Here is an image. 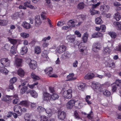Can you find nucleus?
Returning a JSON list of instances; mask_svg holds the SVG:
<instances>
[{
  "instance_id": "5701e85b",
  "label": "nucleus",
  "mask_w": 121,
  "mask_h": 121,
  "mask_svg": "<svg viewBox=\"0 0 121 121\" xmlns=\"http://www.w3.org/2000/svg\"><path fill=\"white\" fill-rule=\"evenodd\" d=\"M8 39L10 43L14 45L17 44L19 41L18 39H13L10 38H8Z\"/></svg>"
},
{
  "instance_id": "ddd939ff",
  "label": "nucleus",
  "mask_w": 121,
  "mask_h": 121,
  "mask_svg": "<svg viewBox=\"0 0 121 121\" xmlns=\"http://www.w3.org/2000/svg\"><path fill=\"white\" fill-rule=\"evenodd\" d=\"M35 25L36 26H39L41 24L42 21L40 20V16H37L35 17Z\"/></svg>"
},
{
  "instance_id": "c756f323",
  "label": "nucleus",
  "mask_w": 121,
  "mask_h": 121,
  "mask_svg": "<svg viewBox=\"0 0 121 121\" xmlns=\"http://www.w3.org/2000/svg\"><path fill=\"white\" fill-rule=\"evenodd\" d=\"M17 73L18 75L21 77H23L24 75V72L22 68H20L17 71Z\"/></svg>"
},
{
  "instance_id": "13d9d810",
  "label": "nucleus",
  "mask_w": 121,
  "mask_h": 121,
  "mask_svg": "<svg viewBox=\"0 0 121 121\" xmlns=\"http://www.w3.org/2000/svg\"><path fill=\"white\" fill-rule=\"evenodd\" d=\"M21 82L22 83L21 84L19 85V87H20L21 86H23L25 85L27 83V81L25 80H21Z\"/></svg>"
},
{
  "instance_id": "f257e3e1",
  "label": "nucleus",
  "mask_w": 121,
  "mask_h": 121,
  "mask_svg": "<svg viewBox=\"0 0 121 121\" xmlns=\"http://www.w3.org/2000/svg\"><path fill=\"white\" fill-rule=\"evenodd\" d=\"M102 60L105 61V64L109 67L113 68L115 67V65L113 61L112 60L109 56L103 58Z\"/></svg>"
},
{
  "instance_id": "4c0bfd02",
  "label": "nucleus",
  "mask_w": 121,
  "mask_h": 121,
  "mask_svg": "<svg viewBox=\"0 0 121 121\" xmlns=\"http://www.w3.org/2000/svg\"><path fill=\"white\" fill-rule=\"evenodd\" d=\"M95 22L97 24H102L103 22V21L99 17H98L96 19Z\"/></svg>"
},
{
  "instance_id": "20e7f679",
  "label": "nucleus",
  "mask_w": 121,
  "mask_h": 121,
  "mask_svg": "<svg viewBox=\"0 0 121 121\" xmlns=\"http://www.w3.org/2000/svg\"><path fill=\"white\" fill-rule=\"evenodd\" d=\"M77 103L78 104V105H79L80 103L78 101H76L73 99H72L69 101L67 104V108L70 109L72 108L74 106L75 103Z\"/></svg>"
},
{
  "instance_id": "b1692460",
  "label": "nucleus",
  "mask_w": 121,
  "mask_h": 121,
  "mask_svg": "<svg viewBox=\"0 0 121 121\" xmlns=\"http://www.w3.org/2000/svg\"><path fill=\"white\" fill-rule=\"evenodd\" d=\"M79 51L81 52V54L83 55H86L87 54V48L86 47H84L80 49Z\"/></svg>"
},
{
  "instance_id": "a19ab883",
  "label": "nucleus",
  "mask_w": 121,
  "mask_h": 121,
  "mask_svg": "<svg viewBox=\"0 0 121 121\" xmlns=\"http://www.w3.org/2000/svg\"><path fill=\"white\" fill-rule=\"evenodd\" d=\"M31 77L33 79V81H35L37 80H38L40 79V78L37 76L34 73H32L31 75Z\"/></svg>"
},
{
  "instance_id": "6e6552de",
  "label": "nucleus",
  "mask_w": 121,
  "mask_h": 121,
  "mask_svg": "<svg viewBox=\"0 0 121 121\" xmlns=\"http://www.w3.org/2000/svg\"><path fill=\"white\" fill-rule=\"evenodd\" d=\"M100 43L97 42L94 43L92 46V50L95 52H97L98 50H99L101 48Z\"/></svg>"
},
{
  "instance_id": "ea45409f",
  "label": "nucleus",
  "mask_w": 121,
  "mask_h": 121,
  "mask_svg": "<svg viewBox=\"0 0 121 121\" xmlns=\"http://www.w3.org/2000/svg\"><path fill=\"white\" fill-rule=\"evenodd\" d=\"M10 47L8 44H5L4 47H2V49L3 51H7L9 49Z\"/></svg>"
},
{
  "instance_id": "c85d7f7f",
  "label": "nucleus",
  "mask_w": 121,
  "mask_h": 121,
  "mask_svg": "<svg viewBox=\"0 0 121 121\" xmlns=\"http://www.w3.org/2000/svg\"><path fill=\"white\" fill-rule=\"evenodd\" d=\"M53 69L51 67H50L47 68L45 70V71L46 73L49 76L52 73Z\"/></svg>"
},
{
  "instance_id": "c9c22d12",
  "label": "nucleus",
  "mask_w": 121,
  "mask_h": 121,
  "mask_svg": "<svg viewBox=\"0 0 121 121\" xmlns=\"http://www.w3.org/2000/svg\"><path fill=\"white\" fill-rule=\"evenodd\" d=\"M41 52V48L40 47L37 46L35 48V52L37 54H39Z\"/></svg>"
},
{
  "instance_id": "39448f33",
  "label": "nucleus",
  "mask_w": 121,
  "mask_h": 121,
  "mask_svg": "<svg viewBox=\"0 0 121 121\" xmlns=\"http://www.w3.org/2000/svg\"><path fill=\"white\" fill-rule=\"evenodd\" d=\"M10 61L8 58H3L0 59L1 64L5 67H7L10 65Z\"/></svg>"
},
{
  "instance_id": "4d7b16f0",
  "label": "nucleus",
  "mask_w": 121,
  "mask_h": 121,
  "mask_svg": "<svg viewBox=\"0 0 121 121\" xmlns=\"http://www.w3.org/2000/svg\"><path fill=\"white\" fill-rule=\"evenodd\" d=\"M78 9H83L84 7V4L83 3L79 4L77 6Z\"/></svg>"
},
{
  "instance_id": "1a4fd4ad",
  "label": "nucleus",
  "mask_w": 121,
  "mask_h": 121,
  "mask_svg": "<svg viewBox=\"0 0 121 121\" xmlns=\"http://www.w3.org/2000/svg\"><path fill=\"white\" fill-rule=\"evenodd\" d=\"M66 47L64 45H62L58 46L56 49V51L59 53H62L65 51L66 50Z\"/></svg>"
},
{
  "instance_id": "bf43d9fd",
  "label": "nucleus",
  "mask_w": 121,
  "mask_h": 121,
  "mask_svg": "<svg viewBox=\"0 0 121 121\" xmlns=\"http://www.w3.org/2000/svg\"><path fill=\"white\" fill-rule=\"evenodd\" d=\"M17 79L15 77H13L10 80V82L11 83L13 84L15 82L17 81Z\"/></svg>"
},
{
  "instance_id": "2eb2a0df",
  "label": "nucleus",
  "mask_w": 121,
  "mask_h": 121,
  "mask_svg": "<svg viewBox=\"0 0 121 121\" xmlns=\"http://www.w3.org/2000/svg\"><path fill=\"white\" fill-rule=\"evenodd\" d=\"M50 39V37L49 36L47 37H45L43 39L42 41L43 42L42 45L43 47H46L48 46L49 44L47 42V40H49Z\"/></svg>"
},
{
  "instance_id": "338daca9",
  "label": "nucleus",
  "mask_w": 121,
  "mask_h": 121,
  "mask_svg": "<svg viewBox=\"0 0 121 121\" xmlns=\"http://www.w3.org/2000/svg\"><path fill=\"white\" fill-rule=\"evenodd\" d=\"M75 34L77 35L78 37H80L81 36V35L80 33L78 31L76 30L75 32Z\"/></svg>"
},
{
  "instance_id": "6e6d98bb",
  "label": "nucleus",
  "mask_w": 121,
  "mask_h": 121,
  "mask_svg": "<svg viewBox=\"0 0 121 121\" xmlns=\"http://www.w3.org/2000/svg\"><path fill=\"white\" fill-rule=\"evenodd\" d=\"M30 106V107L32 108H36V103H32L29 102V106Z\"/></svg>"
},
{
  "instance_id": "5fc2aeb1",
  "label": "nucleus",
  "mask_w": 121,
  "mask_h": 121,
  "mask_svg": "<svg viewBox=\"0 0 121 121\" xmlns=\"http://www.w3.org/2000/svg\"><path fill=\"white\" fill-rule=\"evenodd\" d=\"M87 2L88 4H92V6L96 2V0H87Z\"/></svg>"
},
{
  "instance_id": "4468645a",
  "label": "nucleus",
  "mask_w": 121,
  "mask_h": 121,
  "mask_svg": "<svg viewBox=\"0 0 121 121\" xmlns=\"http://www.w3.org/2000/svg\"><path fill=\"white\" fill-rule=\"evenodd\" d=\"M75 37L74 35H68L66 37V39L69 42H73L75 40Z\"/></svg>"
},
{
  "instance_id": "dca6fc26",
  "label": "nucleus",
  "mask_w": 121,
  "mask_h": 121,
  "mask_svg": "<svg viewBox=\"0 0 121 121\" xmlns=\"http://www.w3.org/2000/svg\"><path fill=\"white\" fill-rule=\"evenodd\" d=\"M50 94L47 92L44 93L43 95V100L48 101L50 100Z\"/></svg>"
},
{
  "instance_id": "a878e982",
  "label": "nucleus",
  "mask_w": 121,
  "mask_h": 121,
  "mask_svg": "<svg viewBox=\"0 0 121 121\" xmlns=\"http://www.w3.org/2000/svg\"><path fill=\"white\" fill-rule=\"evenodd\" d=\"M71 54L68 52H66L62 55V57L66 59H68L71 56Z\"/></svg>"
},
{
  "instance_id": "9b49d317",
  "label": "nucleus",
  "mask_w": 121,
  "mask_h": 121,
  "mask_svg": "<svg viewBox=\"0 0 121 121\" xmlns=\"http://www.w3.org/2000/svg\"><path fill=\"white\" fill-rule=\"evenodd\" d=\"M66 115L65 112L63 111L58 112V118L60 120H64L65 118Z\"/></svg>"
},
{
  "instance_id": "e2e57ef3",
  "label": "nucleus",
  "mask_w": 121,
  "mask_h": 121,
  "mask_svg": "<svg viewBox=\"0 0 121 121\" xmlns=\"http://www.w3.org/2000/svg\"><path fill=\"white\" fill-rule=\"evenodd\" d=\"M93 114V113L91 111L88 114L87 116V117L90 119H91L92 118V115Z\"/></svg>"
},
{
  "instance_id": "de8ad7c7",
  "label": "nucleus",
  "mask_w": 121,
  "mask_h": 121,
  "mask_svg": "<svg viewBox=\"0 0 121 121\" xmlns=\"http://www.w3.org/2000/svg\"><path fill=\"white\" fill-rule=\"evenodd\" d=\"M109 35L113 38H115L117 36V35L116 33L113 32H110L108 33Z\"/></svg>"
},
{
  "instance_id": "a211bd4d",
  "label": "nucleus",
  "mask_w": 121,
  "mask_h": 121,
  "mask_svg": "<svg viewBox=\"0 0 121 121\" xmlns=\"http://www.w3.org/2000/svg\"><path fill=\"white\" fill-rule=\"evenodd\" d=\"M74 74L73 73H71L68 75L67 77V79L66 80L67 81H70L75 80L76 79V78L73 77Z\"/></svg>"
},
{
  "instance_id": "79ce46f5",
  "label": "nucleus",
  "mask_w": 121,
  "mask_h": 121,
  "mask_svg": "<svg viewBox=\"0 0 121 121\" xmlns=\"http://www.w3.org/2000/svg\"><path fill=\"white\" fill-rule=\"evenodd\" d=\"M40 121H48V117L44 115H40Z\"/></svg>"
},
{
  "instance_id": "680f3d73",
  "label": "nucleus",
  "mask_w": 121,
  "mask_h": 121,
  "mask_svg": "<svg viewBox=\"0 0 121 121\" xmlns=\"http://www.w3.org/2000/svg\"><path fill=\"white\" fill-rule=\"evenodd\" d=\"M38 84V83L37 82H36V83H34L33 84L30 85L29 84H27L28 86L31 89H32L35 86L37 85Z\"/></svg>"
},
{
  "instance_id": "bb28decb",
  "label": "nucleus",
  "mask_w": 121,
  "mask_h": 121,
  "mask_svg": "<svg viewBox=\"0 0 121 121\" xmlns=\"http://www.w3.org/2000/svg\"><path fill=\"white\" fill-rule=\"evenodd\" d=\"M88 36V34L86 32L82 36V41L84 43H85L87 42Z\"/></svg>"
},
{
  "instance_id": "0e129e2a",
  "label": "nucleus",
  "mask_w": 121,
  "mask_h": 121,
  "mask_svg": "<svg viewBox=\"0 0 121 121\" xmlns=\"http://www.w3.org/2000/svg\"><path fill=\"white\" fill-rule=\"evenodd\" d=\"M95 77L101 79L104 78V75H100L97 74H95Z\"/></svg>"
},
{
  "instance_id": "cd10ccee",
  "label": "nucleus",
  "mask_w": 121,
  "mask_h": 121,
  "mask_svg": "<svg viewBox=\"0 0 121 121\" xmlns=\"http://www.w3.org/2000/svg\"><path fill=\"white\" fill-rule=\"evenodd\" d=\"M0 71L1 73L5 75H7L8 72V71L4 67L0 66Z\"/></svg>"
},
{
  "instance_id": "393cba45",
  "label": "nucleus",
  "mask_w": 121,
  "mask_h": 121,
  "mask_svg": "<svg viewBox=\"0 0 121 121\" xmlns=\"http://www.w3.org/2000/svg\"><path fill=\"white\" fill-rule=\"evenodd\" d=\"M28 49L27 47L25 46H24L22 47L20 52V54L22 55L25 54L27 52Z\"/></svg>"
},
{
  "instance_id": "49530a36",
  "label": "nucleus",
  "mask_w": 121,
  "mask_h": 121,
  "mask_svg": "<svg viewBox=\"0 0 121 121\" xmlns=\"http://www.w3.org/2000/svg\"><path fill=\"white\" fill-rule=\"evenodd\" d=\"M8 22L4 20H0V25L4 26L7 25Z\"/></svg>"
},
{
  "instance_id": "774afa93",
  "label": "nucleus",
  "mask_w": 121,
  "mask_h": 121,
  "mask_svg": "<svg viewBox=\"0 0 121 121\" xmlns=\"http://www.w3.org/2000/svg\"><path fill=\"white\" fill-rule=\"evenodd\" d=\"M75 117L76 119H80V118L78 115V113L76 111H75L74 113Z\"/></svg>"
},
{
  "instance_id": "052dcab7",
  "label": "nucleus",
  "mask_w": 121,
  "mask_h": 121,
  "mask_svg": "<svg viewBox=\"0 0 121 121\" xmlns=\"http://www.w3.org/2000/svg\"><path fill=\"white\" fill-rule=\"evenodd\" d=\"M106 28V26L104 25H102L100 26V29L102 30V32H105Z\"/></svg>"
},
{
  "instance_id": "864d4df0",
  "label": "nucleus",
  "mask_w": 121,
  "mask_h": 121,
  "mask_svg": "<svg viewBox=\"0 0 121 121\" xmlns=\"http://www.w3.org/2000/svg\"><path fill=\"white\" fill-rule=\"evenodd\" d=\"M110 50L108 48H105L104 49L103 52L105 54H109L110 53Z\"/></svg>"
},
{
  "instance_id": "0eeeda50",
  "label": "nucleus",
  "mask_w": 121,
  "mask_h": 121,
  "mask_svg": "<svg viewBox=\"0 0 121 121\" xmlns=\"http://www.w3.org/2000/svg\"><path fill=\"white\" fill-rule=\"evenodd\" d=\"M28 60L30 61L29 65L30 69L33 70L35 69L37 67L36 62L34 60H31L30 59Z\"/></svg>"
},
{
  "instance_id": "c03bdc74",
  "label": "nucleus",
  "mask_w": 121,
  "mask_h": 121,
  "mask_svg": "<svg viewBox=\"0 0 121 121\" xmlns=\"http://www.w3.org/2000/svg\"><path fill=\"white\" fill-rule=\"evenodd\" d=\"M21 36L24 38H26L29 36V34L25 33H22L20 34Z\"/></svg>"
},
{
  "instance_id": "7ed1b4c3",
  "label": "nucleus",
  "mask_w": 121,
  "mask_h": 121,
  "mask_svg": "<svg viewBox=\"0 0 121 121\" xmlns=\"http://www.w3.org/2000/svg\"><path fill=\"white\" fill-rule=\"evenodd\" d=\"M72 90L71 89H69L64 91L63 93V95L65 98L69 99L72 97Z\"/></svg>"
},
{
  "instance_id": "f8f14e48",
  "label": "nucleus",
  "mask_w": 121,
  "mask_h": 121,
  "mask_svg": "<svg viewBox=\"0 0 121 121\" xmlns=\"http://www.w3.org/2000/svg\"><path fill=\"white\" fill-rule=\"evenodd\" d=\"M104 85H101L99 83L93 82L92 83V87L94 89H99L100 88L102 87Z\"/></svg>"
},
{
  "instance_id": "72a5a7b5",
  "label": "nucleus",
  "mask_w": 121,
  "mask_h": 121,
  "mask_svg": "<svg viewBox=\"0 0 121 121\" xmlns=\"http://www.w3.org/2000/svg\"><path fill=\"white\" fill-rule=\"evenodd\" d=\"M22 24L23 27L26 29H29L31 27L30 24L26 22H23Z\"/></svg>"
},
{
  "instance_id": "e433bc0d",
  "label": "nucleus",
  "mask_w": 121,
  "mask_h": 121,
  "mask_svg": "<svg viewBox=\"0 0 121 121\" xmlns=\"http://www.w3.org/2000/svg\"><path fill=\"white\" fill-rule=\"evenodd\" d=\"M20 14L19 12H16L12 16V18L13 19H17L19 17Z\"/></svg>"
},
{
  "instance_id": "473e14b6",
  "label": "nucleus",
  "mask_w": 121,
  "mask_h": 121,
  "mask_svg": "<svg viewBox=\"0 0 121 121\" xmlns=\"http://www.w3.org/2000/svg\"><path fill=\"white\" fill-rule=\"evenodd\" d=\"M29 102L27 101H22L21 102L20 104L22 106L28 107L29 106Z\"/></svg>"
},
{
  "instance_id": "9d476101",
  "label": "nucleus",
  "mask_w": 121,
  "mask_h": 121,
  "mask_svg": "<svg viewBox=\"0 0 121 121\" xmlns=\"http://www.w3.org/2000/svg\"><path fill=\"white\" fill-rule=\"evenodd\" d=\"M13 109L14 111L16 112L18 116L21 115L22 113V110L21 107L18 105L15 106Z\"/></svg>"
},
{
  "instance_id": "6ab92c4d",
  "label": "nucleus",
  "mask_w": 121,
  "mask_h": 121,
  "mask_svg": "<svg viewBox=\"0 0 121 121\" xmlns=\"http://www.w3.org/2000/svg\"><path fill=\"white\" fill-rule=\"evenodd\" d=\"M50 100H54L58 99L59 98V95L56 93H54L52 95L50 94Z\"/></svg>"
},
{
  "instance_id": "58836bf2",
  "label": "nucleus",
  "mask_w": 121,
  "mask_h": 121,
  "mask_svg": "<svg viewBox=\"0 0 121 121\" xmlns=\"http://www.w3.org/2000/svg\"><path fill=\"white\" fill-rule=\"evenodd\" d=\"M85 86V84L83 83H79L78 86V87L79 90H82L83 89Z\"/></svg>"
},
{
  "instance_id": "f03ea898",
  "label": "nucleus",
  "mask_w": 121,
  "mask_h": 121,
  "mask_svg": "<svg viewBox=\"0 0 121 121\" xmlns=\"http://www.w3.org/2000/svg\"><path fill=\"white\" fill-rule=\"evenodd\" d=\"M112 91L113 92L115 91L117 89V86L118 88L121 87V81L119 79L116 80V82L114 83L112 85Z\"/></svg>"
},
{
  "instance_id": "423d86ee",
  "label": "nucleus",
  "mask_w": 121,
  "mask_h": 121,
  "mask_svg": "<svg viewBox=\"0 0 121 121\" xmlns=\"http://www.w3.org/2000/svg\"><path fill=\"white\" fill-rule=\"evenodd\" d=\"M100 4V3L99 2L96 4H93L92 6V8L90 9V12L92 15H94L95 14L99 13V11L95 10L94 9L98 6Z\"/></svg>"
},
{
  "instance_id": "aec40b11",
  "label": "nucleus",
  "mask_w": 121,
  "mask_h": 121,
  "mask_svg": "<svg viewBox=\"0 0 121 121\" xmlns=\"http://www.w3.org/2000/svg\"><path fill=\"white\" fill-rule=\"evenodd\" d=\"M13 97L12 96L6 95L3 97L1 98L2 101L8 102L9 100H12Z\"/></svg>"
},
{
  "instance_id": "7c9ffc66",
  "label": "nucleus",
  "mask_w": 121,
  "mask_h": 121,
  "mask_svg": "<svg viewBox=\"0 0 121 121\" xmlns=\"http://www.w3.org/2000/svg\"><path fill=\"white\" fill-rule=\"evenodd\" d=\"M22 59L19 58L16 59L15 61V64L17 65L18 66H20L22 65Z\"/></svg>"
},
{
  "instance_id": "a18cd8bd",
  "label": "nucleus",
  "mask_w": 121,
  "mask_h": 121,
  "mask_svg": "<svg viewBox=\"0 0 121 121\" xmlns=\"http://www.w3.org/2000/svg\"><path fill=\"white\" fill-rule=\"evenodd\" d=\"M37 110L39 112L45 111L46 110V109L41 106L38 107L37 108Z\"/></svg>"
},
{
  "instance_id": "2f4dec72",
  "label": "nucleus",
  "mask_w": 121,
  "mask_h": 121,
  "mask_svg": "<svg viewBox=\"0 0 121 121\" xmlns=\"http://www.w3.org/2000/svg\"><path fill=\"white\" fill-rule=\"evenodd\" d=\"M103 94L106 96L109 97L111 95V93L110 91L107 90H105L103 91Z\"/></svg>"
},
{
  "instance_id": "603ef678",
  "label": "nucleus",
  "mask_w": 121,
  "mask_h": 121,
  "mask_svg": "<svg viewBox=\"0 0 121 121\" xmlns=\"http://www.w3.org/2000/svg\"><path fill=\"white\" fill-rule=\"evenodd\" d=\"M30 116L28 114H26L24 116V118L26 121H30Z\"/></svg>"
},
{
  "instance_id": "37998d69",
  "label": "nucleus",
  "mask_w": 121,
  "mask_h": 121,
  "mask_svg": "<svg viewBox=\"0 0 121 121\" xmlns=\"http://www.w3.org/2000/svg\"><path fill=\"white\" fill-rule=\"evenodd\" d=\"M114 17L117 21H119L121 18L119 13L117 12L115 13V14Z\"/></svg>"
},
{
  "instance_id": "09e8293b",
  "label": "nucleus",
  "mask_w": 121,
  "mask_h": 121,
  "mask_svg": "<svg viewBox=\"0 0 121 121\" xmlns=\"http://www.w3.org/2000/svg\"><path fill=\"white\" fill-rule=\"evenodd\" d=\"M30 94L32 96L35 98H36L38 96L37 93L34 90L31 91Z\"/></svg>"
},
{
  "instance_id": "3c124183",
  "label": "nucleus",
  "mask_w": 121,
  "mask_h": 121,
  "mask_svg": "<svg viewBox=\"0 0 121 121\" xmlns=\"http://www.w3.org/2000/svg\"><path fill=\"white\" fill-rule=\"evenodd\" d=\"M75 23L72 20H70L68 22V25L69 26H71L72 27H74L75 25Z\"/></svg>"
},
{
  "instance_id": "69168bd1",
  "label": "nucleus",
  "mask_w": 121,
  "mask_h": 121,
  "mask_svg": "<svg viewBox=\"0 0 121 121\" xmlns=\"http://www.w3.org/2000/svg\"><path fill=\"white\" fill-rule=\"evenodd\" d=\"M78 64V61L76 60L75 61L73 64V66L74 67H76Z\"/></svg>"
},
{
  "instance_id": "f704fd0d",
  "label": "nucleus",
  "mask_w": 121,
  "mask_h": 121,
  "mask_svg": "<svg viewBox=\"0 0 121 121\" xmlns=\"http://www.w3.org/2000/svg\"><path fill=\"white\" fill-rule=\"evenodd\" d=\"M46 113L48 114V116H51L52 114V110L49 108H48L46 109L45 111Z\"/></svg>"
},
{
  "instance_id": "8fccbe9b",
  "label": "nucleus",
  "mask_w": 121,
  "mask_h": 121,
  "mask_svg": "<svg viewBox=\"0 0 121 121\" xmlns=\"http://www.w3.org/2000/svg\"><path fill=\"white\" fill-rule=\"evenodd\" d=\"M27 90V87L25 86L21 88L20 90V93L22 94L24 93Z\"/></svg>"
},
{
  "instance_id": "412c9836",
  "label": "nucleus",
  "mask_w": 121,
  "mask_h": 121,
  "mask_svg": "<svg viewBox=\"0 0 121 121\" xmlns=\"http://www.w3.org/2000/svg\"><path fill=\"white\" fill-rule=\"evenodd\" d=\"M18 45L16 46L13 45L11 47L10 52L11 53L15 54L17 53V48Z\"/></svg>"
},
{
  "instance_id": "f3484780",
  "label": "nucleus",
  "mask_w": 121,
  "mask_h": 121,
  "mask_svg": "<svg viewBox=\"0 0 121 121\" xmlns=\"http://www.w3.org/2000/svg\"><path fill=\"white\" fill-rule=\"evenodd\" d=\"M109 9V6L108 5L104 4L100 7V10L102 11L107 12Z\"/></svg>"
},
{
  "instance_id": "4be33fe9",
  "label": "nucleus",
  "mask_w": 121,
  "mask_h": 121,
  "mask_svg": "<svg viewBox=\"0 0 121 121\" xmlns=\"http://www.w3.org/2000/svg\"><path fill=\"white\" fill-rule=\"evenodd\" d=\"M95 76L94 74L92 73H89L87 74L84 77L85 79H90L93 78Z\"/></svg>"
}]
</instances>
